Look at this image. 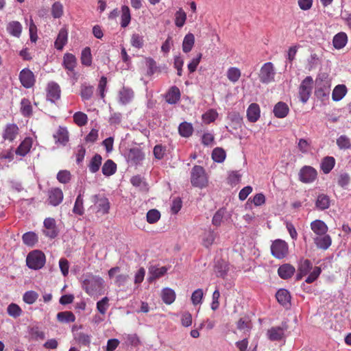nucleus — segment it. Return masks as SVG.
<instances>
[{
	"label": "nucleus",
	"mask_w": 351,
	"mask_h": 351,
	"mask_svg": "<svg viewBox=\"0 0 351 351\" xmlns=\"http://www.w3.org/2000/svg\"><path fill=\"white\" fill-rule=\"evenodd\" d=\"M311 229L313 231V239L318 249L326 250L332 244V239L327 234L328 228L323 221L316 219L311 223Z\"/></svg>",
	"instance_id": "obj_1"
},
{
	"label": "nucleus",
	"mask_w": 351,
	"mask_h": 351,
	"mask_svg": "<svg viewBox=\"0 0 351 351\" xmlns=\"http://www.w3.org/2000/svg\"><path fill=\"white\" fill-rule=\"evenodd\" d=\"M104 284L103 279L97 276H88L83 281V288L90 295L99 291Z\"/></svg>",
	"instance_id": "obj_2"
},
{
	"label": "nucleus",
	"mask_w": 351,
	"mask_h": 351,
	"mask_svg": "<svg viewBox=\"0 0 351 351\" xmlns=\"http://www.w3.org/2000/svg\"><path fill=\"white\" fill-rule=\"evenodd\" d=\"M191 182L193 186L199 188H203L206 185L208 179L202 167L195 165L193 167L191 173Z\"/></svg>",
	"instance_id": "obj_3"
},
{
	"label": "nucleus",
	"mask_w": 351,
	"mask_h": 351,
	"mask_svg": "<svg viewBox=\"0 0 351 351\" xmlns=\"http://www.w3.org/2000/svg\"><path fill=\"white\" fill-rule=\"evenodd\" d=\"M26 263L29 268L32 269H39L42 268L45 263V254L38 250L30 252L26 258Z\"/></svg>",
	"instance_id": "obj_4"
},
{
	"label": "nucleus",
	"mask_w": 351,
	"mask_h": 351,
	"mask_svg": "<svg viewBox=\"0 0 351 351\" xmlns=\"http://www.w3.org/2000/svg\"><path fill=\"white\" fill-rule=\"evenodd\" d=\"M313 80L312 77L307 76L302 82L299 88L300 101L305 104L310 97L313 89Z\"/></svg>",
	"instance_id": "obj_5"
},
{
	"label": "nucleus",
	"mask_w": 351,
	"mask_h": 351,
	"mask_svg": "<svg viewBox=\"0 0 351 351\" xmlns=\"http://www.w3.org/2000/svg\"><path fill=\"white\" fill-rule=\"evenodd\" d=\"M276 72L271 62L265 63L259 73L260 81L263 84H269L274 80Z\"/></svg>",
	"instance_id": "obj_6"
},
{
	"label": "nucleus",
	"mask_w": 351,
	"mask_h": 351,
	"mask_svg": "<svg viewBox=\"0 0 351 351\" xmlns=\"http://www.w3.org/2000/svg\"><path fill=\"white\" fill-rule=\"evenodd\" d=\"M271 252L275 258H283L288 253V245L285 241L277 239L271 245Z\"/></svg>",
	"instance_id": "obj_7"
},
{
	"label": "nucleus",
	"mask_w": 351,
	"mask_h": 351,
	"mask_svg": "<svg viewBox=\"0 0 351 351\" xmlns=\"http://www.w3.org/2000/svg\"><path fill=\"white\" fill-rule=\"evenodd\" d=\"M92 202L97 206V212L103 215L107 214L110 209V202L107 197L103 195H95L92 196Z\"/></svg>",
	"instance_id": "obj_8"
},
{
	"label": "nucleus",
	"mask_w": 351,
	"mask_h": 351,
	"mask_svg": "<svg viewBox=\"0 0 351 351\" xmlns=\"http://www.w3.org/2000/svg\"><path fill=\"white\" fill-rule=\"evenodd\" d=\"M300 180L304 183H311L313 182L317 177L316 170L310 166H304L300 169Z\"/></svg>",
	"instance_id": "obj_9"
},
{
	"label": "nucleus",
	"mask_w": 351,
	"mask_h": 351,
	"mask_svg": "<svg viewBox=\"0 0 351 351\" xmlns=\"http://www.w3.org/2000/svg\"><path fill=\"white\" fill-rule=\"evenodd\" d=\"M43 223L45 228V230H43V232L45 236L51 239H53L58 236V231L56 227V221L53 218H46Z\"/></svg>",
	"instance_id": "obj_10"
},
{
	"label": "nucleus",
	"mask_w": 351,
	"mask_h": 351,
	"mask_svg": "<svg viewBox=\"0 0 351 351\" xmlns=\"http://www.w3.org/2000/svg\"><path fill=\"white\" fill-rule=\"evenodd\" d=\"M19 79L25 88L32 87L35 82L34 75L29 69H24L20 72Z\"/></svg>",
	"instance_id": "obj_11"
},
{
	"label": "nucleus",
	"mask_w": 351,
	"mask_h": 351,
	"mask_svg": "<svg viewBox=\"0 0 351 351\" xmlns=\"http://www.w3.org/2000/svg\"><path fill=\"white\" fill-rule=\"evenodd\" d=\"M287 329V326L286 325L271 328L267 330L269 339L273 341L282 339L285 337V332Z\"/></svg>",
	"instance_id": "obj_12"
},
{
	"label": "nucleus",
	"mask_w": 351,
	"mask_h": 351,
	"mask_svg": "<svg viewBox=\"0 0 351 351\" xmlns=\"http://www.w3.org/2000/svg\"><path fill=\"white\" fill-rule=\"evenodd\" d=\"M47 97L51 102H55L60 99V88L58 84L51 82L48 84Z\"/></svg>",
	"instance_id": "obj_13"
},
{
	"label": "nucleus",
	"mask_w": 351,
	"mask_h": 351,
	"mask_svg": "<svg viewBox=\"0 0 351 351\" xmlns=\"http://www.w3.org/2000/svg\"><path fill=\"white\" fill-rule=\"evenodd\" d=\"M63 199V193L58 188L53 189L49 192L48 201L49 204L56 206L59 205Z\"/></svg>",
	"instance_id": "obj_14"
},
{
	"label": "nucleus",
	"mask_w": 351,
	"mask_h": 351,
	"mask_svg": "<svg viewBox=\"0 0 351 351\" xmlns=\"http://www.w3.org/2000/svg\"><path fill=\"white\" fill-rule=\"evenodd\" d=\"M312 268V264L309 260H301L299 263L298 273L296 275V279L298 280L302 279L303 276H306L309 273Z\"/></svg>",
	"instance_id": "obj_15"
},
{
	"label": "nucleus",
	"mask_w": 351,
	"mask_h": 351,
	"mask_svg": "<svg viewBox=\"0 0 351 351\" xmlns=\"http://www.w3.org/2000/svg\"><path fill=\"white\" fill-rule=\"evenodd\" d=\"M18 132L19 128L16 124H8L4 130L3 138L4 140L12 141L16 138Z\"/></svg>",
	"instance_id": "obj_16"
},
{
	"label": "nucleus",
	"mask_w": 351,
	"mask_h": 351,
	"mask_svg": "<svg viewBox=\"0 0 351 351\" xmlns=\"http://www.w3.org/2000/svg\"><path fill=\"white\" fill-rule=\"evenodd\" d=\"M68 30L65 28H61L55 41L54 45L58 50H62L64 46L67 43Z\"/></svg>",
	"instance_id": "obj_17"
},
{
	"label": "nucleus",
	"mask_w": 351,
	"mask_h": 351,
	"mask_svg": "<svg viewBox=\"0 0 351 351\" xmlns=\"http://www.w3.org/2000/svg\"><path fill=\"white\" fill-rule=\"evenodd\" d=\"M167 269L166 267H158L156 266H151L149 267V282H152L157 278L164 276L167 272Z\"/></svg>",
	"instance_id": "obj_18"
},
{
	"label": "nucleus",
	"mask_w": 351,
	"mask_h": 351,
	"mask_svg": "<svg viewBox=\"0 0 351 351\" xmlns=\"http://www.w3.org/2000/svg\"><path fill=\"white\" fill-rule=\"evenodd\" d=\"M295 267L290 264H283L279 267L278 274L282 279H288L291 278L295 273Z\"/></svg>",
	"instance_id": "obj_19"
},
{
	"label": "nucleus",
	"mask_w": 351,
	"mask_h": 351,
	"mask_svg": "<svg viewBox=\"0 0 351 351\" xmlns=\"http://www.w3.org/2000/svg\"><path fill=\"white\" fill-rule=\"evenodd\" d=\"M276 298L278 302L284 306H288L290 305L291 295L289 292L285 289H279L276 294Z\"/></svg>",
	"instance_id": "obj_20"
},
{
	"label": "nucleus",
	"mask_w": 351,
	"mask_h": 351,
	"mask_svg": "<svg viewBox=\"0 0 351 351\" xmlns=\"http://www.w3.org/2000/svg\"><path fill=\"white\" fill-rule=\"evenodd\" d=\"M319 79V78H317L316 80V84H317V88L315 90V95L318 99L324 101L325 99H328L329 97L330 86L328 84V82H326V84H324V86L322 87H319V81H318Z\"/></svg>",
	"instance_id": "obj_21"
},
{
	"label": "nucleus",
	"mask_w": 351,
	"mask_h": 351,
	"mask_svg": "<svg viewBox=\"0 0 351 351\" xmlns=\"http://www.w3.org/2000/svg\"><path fill=\"white\" fill-rule=\"evenodd\" d=\"M289 111V108L287 104L280 101L277 103L274 108L273 112L275 117L278 118H285L287 117Z\"/></svg>",
	"instance_id": "obj_22"
},
{
	"label": "nucleus",
	"mask_w": 351,
	"mask_h": 351,
	"mask_svg": "<svg viewBox=\"0 0 351 351\" xmlns=\"http://www.w3.org/2000/svg\"><path fill=\"white\" fill-rule=\"evenodd\" d=\"M330 199L328 195L322 193L318 195L315 201V207L318 210H324L330 207Z\"/></svg>",
	"instance_id": "obj_23"
},
{
	"label": "nucleus",
	"mask_w": 351,
	"mask_h": 351,
	"mask_svg": "<svg viewBox=\"0 0 351 351\" xmlns=\"http://www.w3.org/2000/svg\"><path fill=\"white\" fill-rule=\"evenodd\" d=\"M180 99V91L177 86H172L166 95V101L170 104H176Z\"/></svg>",
	"instance_id": "obj_24"
},
{
	"label": "nucleus",
	"mask_w": 351,
	"mask_h": 351,
	"mask_svg": "<svg viewBox=\"0 0 351 351\" xmlns=\"http://www.w3.org/2000/svg\"><path fill=\"white\" fill-rule=\"evenodd\" d=\"M247 117L250 122H256L260 117V108L257 104H252L247 110Z\"/></svg>",
	"instance_id": "obj_25"
},
{
	"label": "nucleus",
	"mask_w": 351,
	"mask_h": 351,
	"mask_svg": "<svg viewBox=\"0 0 351 351\" xmlns=\"http://www.w3.org/2000/svg\"><path fill=\"white\" fill-rule=\"evenodd\" d=\"M53 138L56 143L64 145L69 141V132L66 128L59 127L56 133L53 134Z\"/></svg>",
	"instance_id": "obj_26"
},
{
	"label": "nucleus",
	"mask_w": 351,
	"mask_h": 351,
	"mask_svg": "<svg viewBox=\"0 0 351 351\" xmlns=\"http://www.w3.org/2000/svg\"><path fill=\"white\" fill-rule=\"evenodd\" d=\"M6 29L10 35L19 38L22 32V25L19 21H11L8 23Z\"/></svg>",
	"instance_id": "obj_27"
},
{
	"label": "nucleus",
	"mask_w": 351,
	"mask_h": 351,
	"mask_svg": "<svg viewBox=\"0 0 351 351\" xmlns=\"http://www.w3.org/2000/svg\"><path fill=\"white\" fill-rule=\"evenodd\" d=\"M76 64L77 59L74 55L69 53H66L64 55L63 65L66 69L69 71H73Z\"/></svg>",
	"instance_id": "obj_28"
},
{
	"label": "nucleus",
	"mask_w": 351,
	"mask_h": 351,
	"mask_svg": "<svg viewBox=\"0 0 351 351\" xmlns=\"http://www.w3.org/2000/svg\"><path fill=\"white\" fill-rule=\"evenodd\" d=\"M134 97V92L130 88L123 87L119 93V101L122 104L129 103Z\"/></svg>",
	"instance_id": "obj_29"
},
{
	"label": "nucleus",
	"mask_w": 351,
	"mask_h": 351,
	"mask_svg": "<svg viewBox=\"0 0 351 351\" xmlns=\"http://www.w3.org/2000/svg\"><path fill=\"white\" fill-rule=\"evenodd\" d=\"M348 41V36L346 33L340 32L336 34L332 40L335 49H340L345 47Z\"/></svg>",
	"instance_id": "obj_30"
},
{
	"label": "nucleus",
	"mask_w": 351,
	"mask_h": 351,
	"mask_svg": "<svg viewBox=\"0 0 351 351\" xmlns=\"http://www.w3.org/2000/svg\"><path fill=\"white\" fill-rule=\"evenodd\" d=\"M228 271V265L223 260H219L215 265V271L218 277L224 278Z\"/></svg>",
	"instance_id": "obj_31"
},
{
	"label": "nucleus",
	"mask_w": 351,
	"mask_h": 351,
	"mask_svg": "<svg viewBox=\"0 0 351 351\" xmlns=\"http://www.w3.org/2000/svg\"><path fill=\"white\" fill-rule=\"evenodd\" d=\"M347 93L346 86L343 84L337 85L332 93V99L335 101H339L343 99Z\"/></svg>",
	"instance_id": "obj_32"
},
{
	"label": "nucleus",
	"mask_w": 351,
	"mask_h": 351,
	"mask_svg": "<svg viewBox=\"0 0 351 351\" xmlns=\"http://www.w3.org/2000/svg\"><path fill=\"white\" fill-rule=\"evenodd\" d=\"M162 301L167 304H172L176 299L175 291L170 288H165L161 293Z\"/></svg>",
	"instance_id": "obj_33"
},
{
	"label": "nucleus",
	"mask_w": 351,
	"mask_h": 351,
	"mask_svg": "<svg viewBox=\"0 0 351 351\" xmlns=\"http://www.w3.org/2000/svg\"><path fill=\"white\" fill-rule=\"evenodd\" d=\"M102 173L106 176H110L113 175L117 171V165L112 160H107L103 167Z\"/></svg>",
	"instance_id": "obj_34"
},
{
	"label": "nucleus",
	"mask_w": 351,
	"mask_h": 351,
	"mask_svg": "<svg viewBox=\"0 0 351 351\" xmlns=\"http://www.w3.org/2000/svg\"><path fill=\"white\" fill-rule=\"evenodd\" d=\"M32 147V141L29 138L25 139L16 149L17 155L25 156Z\"/></svg>",
	"instance_id": "obj_35"
},
{
	"label": "nucleus",
	"mask_w": 351,
	"mask_h": 351,
	"mask_svg": "<svg viewBox=\"0 0 351 351\" xmlns=\"http://www.w3.org/2000/svg\"><path fill=\"white\" fill-rule=\"evenodd\" d=\"M102 157L96 154L90 160V163L88 165L89 170L91 173H95L97 172L100 168L101 165Z\"/></svg>",
	"instance_id": "obj_36"
},
{
	"label": "nucleus",
	"mask_w": 351,
	"mask_h": 351,
	"mask_svg": "<svg viewBox=\"0 0 351 351\" xmlns=\"http://www.w3.org/2000/svg\"><path fill=\"white\" fill-rule=\"evenodd\" d=\"M195 43V38L193 34H187L182 43V50L184 53H188L191 51Z\"/></svg>",
	"instance_id": "obj_37"
},
{
	"label": "nucleus",
	"mask_w": 351,
	"mask_h": 351,
	"mask_svg": "<svg viewBox=\"0 0 351 351\" xmlns=\"http://www.w3.org/2000/svg\"><path fill=\"white\" fill-rule=\"evenodd\" d=\"M335 164V160L332 156L325 157L322 162L321 168L324 173H328L333 169Z\"/></svg>",
	"instance_id": "obj_38"
},
{
	"label": "nucleus",
	"mask_w": 351,
	"mask_h": 351,
	"mask_svg": "<svg viewBox=\"0 0 351 351\" xmlns=\"http://www.w3.org/2000/svg\"><path fill=\"white\" fill-rule=\"evenodd\" d=\"M22 239L26 245L31 247H33L38 242V237L34 232L25 233L22 237Z\"/></svg>",
	"instance_id": "obj_39"
},
{
	"label": "nucleus",
	"mask_w": 351,
	"mask_h": 351,
	"mask_svg": "<svg viewBox=\"0 0 351 351\" xmlns=\"http://www.w3.org/2000/svg\"><path fill=\"white\" fill-rule=\"evenodd\" d=\"M57 319L60 322L69 323L75 322V317L71 311H63L57 314Z\"/></svg>",
	"instance_id": "obj_40"
},
{
	"label": "nucleus",
	"mask_w": 351,
	"mask_h": 351,
	"mask_svg": "<svg viewBox=\"0 0 351 351\" xmlns=\"http://www.w3.org/2000/svg\"><path fill=\"white\" fill-rule=\"evenodd\" d=\"M128 157L133 163L136 165L144 159V154L138 149H132L130 151Z\"/></svg>",
	"instance_id": "obj_41"
},
{
	"label": "nucleus",
	"mask_w": 351,
	"mask_h": 351,
	"mask_svg": "<svg viewBox=\"0 0 351 351\" xmlns=\"http://www.w3.org/2000/svg\"><path fill=\"white\" fill-rule=\"evenodd\" d=\"M178 130L182 136L189 137L192 135L193 128L191 123L184 122L180 124Z\"/></svg>",
	"instance_id": "obj_42"
},
{
	"label": "nucleus",
	"mask_w": 351,
	"mask_h": 351,
	"mask_svg": "<svg viewBox=\"0 0 351 351\" xmlns=\"http://www.w3.org/2000/svg\"><path fill=\"white\" fill-rule=\"evenodd\" d=\"M121 25L122 27H126L131 20V15L130 8L127 5H123L121 8Z\"/></svg>",
	"instance_id": "obj_43"
},
{
	"label": "nucleus",
	"mask_w": 351,
	"mask_h": 351,
	"mask_svg": "<svg viewBox=\"0 0 351 351\" xmlns=\"http://www.w3.org/2000/svg\"><path fill=\"white\" fill-rule=\"evenodd\" d=\"M84 200L82 194H79L75 199L73 212L78 215H82L84 213L83 206Z\"/></svg>",
	"instance_id": "obj_44"
},
{
	"label": "nucleus",
	"mask_w": 351,
	"mask_h": 351,
	"mask_svg": "<svg viewBox=\"0 0 351 351\" xmlns=\"http://www.w3.org/2000/svg\"><path fill=\"white\" fill-rule=\"evenodd\" d=\"M241 75V71L237 67H230L227 71V77L232 83H236Z\"/></svg>",
	"instance_id": "obj_45"
},
{
	"label": "nucleus",
	"mask_w": 351,
	"mask_h": 351,
	"mask_svg": "<svg viewBox=\"0 0 351 351\" xmlns=\"http://www.w3.org/2000/svg\"><path fill=\"white\" fill-rule=\"evenodd\" d=\"M21 111L25 117H29L32 114V108L29 99L24 98L21 100Z\"/></svg>",
	"instance_id": "obj_46"
},
{
	"label": "nucleus",
	"mask_w": 351,
	"mask_h": 351,
	"mask_svg": "<svg viewBox=\"0 0 351 351\" xmlns=\"http://www.w3.org/2000/svg\"><path fill=\"white\" fill-rule=\"evenodd\" d=\"M175 24L178 27H182L184 26L186 20V14L182 9L180 8L175 14Z\"/></svg>",
	"instance_id": "obj_47"
},
{
	"label": "nucleus",
	"mask_w": 351,
	"mask_h": 351,
	"mask_svg": "<svg viewBox=\"0 0 351 351\" xmlns=\"http://www.w3.org/2000/svg\"><path fill=\"white\" fill-rule=\"evenodd\" d=\"M81 62L82 64L85 66H90L92 63V55L89 47H85L82 50L81 53Z\"/></svg>",
	"instance_id": "obj_48"
},
{
	"label": "nucleus",
	"mask_w": 351,
	"mask_h": 351,
	"mask_svg": "<svg viewBox=\"0 0 351 351\" xmlns=\"http://www.w3.org/2000/svg\"><path fill=\"white\" fill-rule=\"evenodd\" d=\"M337 145L340 149H348L351 148L350 139L346 135H341L337 139Z\"/></svg>",
	"instance_id": "obj_49"
},
{
	"label": "nucleus",
	"mask_w": 351,
	"mask_h": 351,
	"mask_svg": "<svg viewBox=\"0 0 351 351\" xmlns=\"http://www.w3.org/2000/svg\"><path fill=\"white\" fill-rule=\"evenodd\" d=\"M7 313L10 316L16 318L22 314V309L18 304L12 303L8 305L7 308Z\"/></svg>",
	"instance_id": "obj_50"
},
{
	"label": "nucleus",
	"mask_w": 351,
	"mask_h": 351,
	"mask_svg": "<svg viewBox=\"0 0 351 351\" xmlns=\"http://www.w3.org/2000/svg\"><path fill=\"white\" fill-rule=\"evenodd\" d=\"M230 119V127L234 130H237L241 127L242 119L237 113L230 114L228 117Z\"/></svg>",
	"instance_id": "obj_51"
},
{
	"label": "nucleus",
	"mask_w": 351,
	"mask_h": 351,
	"mask_svg": "<svg viewBox=\"0 0 351 351\" xmlns=\"http://www.w3.org/2000/svg\"><path fill=\"white\" fill-rule=\"evenodd\" d=\"M212 158L217 162H222L226 158V152L222 148L216 147L213 151Z\"/></svg>",
	"instance_id": "obj_52"
},
{
	"label": "nucleus",
	"mask_w": 351,
	"mask_h": 351,
	"mask_svg": "<svg viewBox=\"0 0 351 351\" xmlns=\"http://www.w3.org/2000/svg\"><path fill=\"white\" fill-rule=\"evenodd\" d=\"M215 239V234L213 230L205 232L202 239V243L206 247H209Z\"/></svg>",
	"instance_id": "obj_53"
},
{
	"label": "nucleus",
	"mask_w": 351,
	"mask_h": 351,
	"mask_svg": "<svg viewBox=\"0 0 351 351\" xmlns=\"http://www.w3.org/2000/svg\"><path fill=\"white\" fill-rule=\"evenodd\" d=\"M38 298V294L34 291H26L23 296V301L28 304H34Z\"/></svg>",
	"instance_id": "obj_54"
},
{
	"label": "nucleus",
	"mask_w": 351,
	"mask_h": 351,
	"mask_svg": "<svg viewBox=\"0 0 351 351\" xmlns=\"http://www.w3.org/2000/svg\"><path fill=\"white\" fill-rule=\"evenodd\" d=\"M73 120L77 125L82 126L86 124L88 121V117L85 113L77 112L74 114Z\"/></svg>",
	"instance_id": "obj_55"
},
{
	"label": "nucleus",
	"mask_w": 351,
	"mask_h": 351,
	"mask_svg": "<svg viewBox=\"0 0 351 351\" xmlns=\"http://www.w3.org/2000/svg\"><path fill=\"white\" fill-rule=\"evenodd\" d=\"M146 217L148 223H154L160 219V213L156 209H152L147 212Z\"/></svg>",
	"instance_id": "obj_56"
},
{
	"label": "nucleus",
	"mask_w": 351,
	"mask_h": 351,
	"mask_svg": "<svg viewBox=\"0 0 351 351\" xmlns=\"http://www.w3.org/2000/svg\"><path fill=\"white\" fill-rule=\"evenodd\" d=\"M93 94V86L83 85L81 87V97L83 100H88Z\"/></svg>",
	"instance_id": "obj_57"
},
{
	"label": "nucleus",
	"mask_w": 351,
	"mask_h": 351,
	"mask_svg": "<svg viewBox=\"0 0 351 351\" xmlns=\"http://www.w3.org/2000/svg\"><path fill=\"white\" fill-rule=\"evenodd\" d=\"M204 296V292L202 289H197L194 291L191 295V302L193 305H197L202 303Z\"/></svg>",
	"instance_id": "obj_58"
},
{
	"label": "nucleus",
	"mask_w": 351,
	"mask_h": 351,
	"mask_svg": "<svg viewBox=\"0 0 351 351\" xmlns=\"http://www.w3.org/2000/svg\"><path fill=\"white\" fill-rule=\"evenodd\" d=\"M132 46L141 49L143 46V37L138 34H132L130 40Z\"/></svg>",
	"instance_id": "obj_59"
},
{
	"label": "nucleus",
	"mask_w": 351,
	"mask_h": 351,
	"mask_svg": "<svg viewBox=\"0 0 351 351\" xmlns=\"http://www.w3.org/2000/svg\"><path fill=\"white\" fill-rule=\"evenodd\" d=\"M237 326L239 330L249 331L251 328V324L247 317H241L237 322Z\"/></svg>",
	"instance_id": "obj_60"
},
{
	"label": "nucleus",
	"mask_w": 351,
	"mask_h": 351,
	"mask_svg": "<svg viewBox=\"0 0 351 351\" xmlns=\"http://www.w3.org/2000/svg\"><path fill=\"white\" fill-rule=\"evenodd\" d=\"M218 114L215 110H210L202 115V119L206 123L213 122L217 117Z\"/></svg>",
	"instance_id": "obj_61"
},
{
	"label": "nucleus",
	"mask_w": 351,
	"mask_h": 351,
	"mask_svg": "<svg viewBox=\"0 0 351 351\" xmlns=\"http://www.w3.org/2000/svg\"><path fill=\"white\" fill-rule=\"evenodd\" d=\"M350 177L347 173H341L337 180V183L341 187L346 189L349 184Z\"/></svg>",
	"instance_id": "obj_62"
},
{
	"label": "nucleus",
	"mask_w": 351,
	"mask_h": 351,
	"mask_svg": "<svg viewBox=\"0 0 351 351\" xmlns=\"http://www.w3.org/2000/svg\"><path fill=\"white\" fill-rule=\"evenodd\" d=\"M108 300H109L107 297H104L97 303V308L98 311L102 315H104L107 311V308L109 306Z\"/></svg>",
	"instance_id": "obj_63"
},
{
	"label": "nucleus",
	"mask_w": 351,
	"mask_h": 351,
	"mask_svg": "<svg viewBox=\"0 0 351 351\" xmlns=\"http://www.w3.org/2000/svg\"><path fill=\"white\" fill-rule=\"evenodd\" d=\"M322 269L319 267H315L313 269V271L309 274L308 276L306 278L305 282L307 283L313 282L320 275Z\"/></svg>",
	"instance_id": "obj_64"
}]
</instances>
